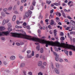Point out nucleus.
<instances>
[{
  "instance_id": "9b49d317",
  "label": "nucleus",
  "mask_w": 75,
  "mask_h": 75,
  "mask_svg": "<svg viewBox=\"0 0 75 75\" xmlns=\"http://www.w3.org/2000/svg\"><path fill=\"white\" fill-rule=\"evenodd\" d=\"M25 63H22L21 64L20 67L21 68H23V67H25Z\"/></svg>"
},
{
  "instance_id": "6ab92c4d",
  "label": "nucleus",
  "mask_w": 75,
  "mask_h": 75,
  "mask_svg": "<svg viewBox=\"0 0 75 75\" xmlns=\"http://www.w3.org/2000/svg\"><path fill=\"white\" fill-rule=\"evenodd\" d=\"M46 3L47 4H51V1H50L47 0L46 1Z\"/></svg>"
},
{
  "instance_id": "c9c22d12",
  "label": "nucleus",
  "mask_w": 75,
  "mask_h": 75,
  "mask_svg": "<svg viewBox=\"0 0 75 75\" xmlns=\"http://www.w3.org/2000/svg\"><path fill=\"white\" fill-rule=\"evenodd\" d=\"M70 34H75V32L74 31H72L70 32Z\"/></svg>"
},
{
  "instance_id": "72a5a7b5",
  "label": "nucleus",
  "mask_w": 75,
  "mask_h": 75,
  "mask_svg": "<svg viewBox=\"0 0 75 75\" xmlns=\"http://www.w3.org/2000/svg\"><path fill=\"white\" fill-rule=\"evenodd\" d=\"M64 11H66V12H68L69 11H70V10H67V9H64Z\"/></svg>"
},
{
  "instance_id": "774afa93",
  "label": "nucleus",
  "mask_w": 75,
  "mask_h": 75,
  "mask_svg": "<svg viewBox=\"0 0 75 75\" xmlns=\"http://www.w3.org/2000/svg\"><path fill=\"white\" fill-rule=\"evenodd\" d=\"M64 61L66 62H68V60L67 59H64Z\"/></svg>"
},
{
  "instance_id": "0e129e2a",
  "label": "nucleus",
  "mask_w": 75,
  "mask_h": 75,
  "mask_svg": "<svg viewBox=\"0 0 75 75\" xmlns=\"http://www.w3.org/2000/svg\"><path fill=\"white\" fill-rule=\"evenodd\" d=\"M68 21V20L67 19H66L65 20V23H67Z\"/></svg>"
},
{
  "instance_id": "680f3d73",
  "label": "nucleus",
  "mask_w": 75,
  "mask_h": 75,
  "mask_svg": "<svg viewBox=\"0 0 75 75\" xmlns=\"http://www.w3.org/2000/svg\"><path fill=\"white\" fill-rule=\"evenodd\" d=\"M69 28H70L69 27H68L66 29V30H68L69 29Z\"/></svg>"
},
{
  "instance_id": "5fc2aeb1",
  "label": "nucleus",
  "mask_w": 75,
  "mask_h": 75,
  "mask_svg": "<svg viewBox=\"0 0 75 75\" xmlns=\"http://www.w3.org/2000/svg\"><path fill=\"white\" fill-rule=\"evenodd\" d=\"M28 12L30 13V14H32V12L30 10L28 11Z\"/></svg>"
},
{
  "instance_id": "39448f33",
  "label": "nucleus",
  "mask_w": 75,
  "mask_h": 75,
  "mask_svg": "<svg viewBox=\"0 0 75 75\" xmlns=\"http://www.w3.org/2000/svg\"><path fill=\"white\" fill-rule=\"evenodd\" d=\"M16 59V56H12L10 57V59L11 60H12V61H13Z\"/></svg>"
},
{
  "instance_id": "2f4dec72",
  "label": "nucleus",
  "mask_w": 75,
  "mask_h": 75,
  "mask_svg": "<svg viewBox=\"0 0 75 75\" xmlns=\"http://www.w3.org/2000/svg\"><path fill=\"white\" fill-rule=\"evenodd\" d=\"M54 55L55 56H56V57H58V54H57L56 53V52H54Z\"/></svg>"
},
{
  "instance_id": "7c9ffc66",
  "label": "nucleus",
  "mask_w": 75,
  "mask_h": 75,
  "mask_svg": "<svg viewBox=\"0 0 75 75\" xmlns=\"http://www.w3.org/2000/svg\"><path fill=\"white\" fill-rule=\"evenodd\" d=\"M64 52L67 55H68V52L67 50L64 51Z\"/></svg>"
},
{
  "instance_id": "bb28decb",
  "label": "nucleus",
  "mask_w": 75,
  "mask_h": 75,
  "mask_svg": "<svg viewBox=\"0 0 75 75\" xmlns=\"http://www.w3.org/2000/svg\"><path fill=\"white\" fill-rule=\"evenodd\" d=\"M70 22L71 24H75V22L72 20H70Z\"/></svg>"
},
{
  "instance_id": "8fccbe9b",
  "label": "nucleus",
  "mask_w": 75,
  "mask_h": 75,
  "mask_svg": "<svg viewBox=\"0 0 75 75\" xmlns=\"http://www.w3.org/2000/svg\"><path fill=\"white\" fill-rule=\"evenodd\" d=\"M55 58V60L57 61H58V57H56Z\"/></svg>"
},
{
  "instance_id": "423d86ee",
  "label": "nucleus",
  "mask_w": 75,
  "mask_h": 75,
  "mask_svg": "<svg viewBox=\"0 0 75 75\" xmlns=\"http://www.w3.org/2000/svg\"><path fill=\"white\" fill-rule=\"evenodd\" d=\"M42 64V62L41 61H39L38 63V67L41 66Z\"/></svg>"
},
{
  "instance_id": "a18cd8bd",
  "label": "nucleus",
  "mask_w": 75,
  "mask_h": 75,
  "mask_svg": "<svg viewBox=\"0 0 75 75\" xmlns=\"http://www.w3.org/2000/svg\"><path fill=\"white\" fill-rule=\"evenodd\" d=\"M43 65L44 66H46L47 65V63L46 62H44L43 63Z\"/></svg>"
},
{
  "instance_id": "052dcab7",
  "label": "nucleus",
  "mask_w": 75,
  "mask_h": 75,
  "mask_svg": "<svg viewBox=\"0 0 75 75\" xmlns=\"http://www.w3.org/2000/svg\"><path fill=\"white\" fill-rule=\"evenodd\" d=\"M67 18L69 19H72V18L71 17H70V16H67Z\"/></svg>"
},
{
  "instance_id": "4be33fe9",
  "label": "nucleus",
  "mask_w": 75,
  "mask_h": 75,
  "mask_svg": "<svg viewBox=\"0 0 75 75\" xmlns=\"http://www.w3.org/2000/svg\"><path fill=\"white\" fill-rule=\"evenodd\" d=\"M30 9L31 10H33L34 9V7H33V5H31L30 6Z\"/></svg>"
},
{
  "instance_id": "bf43d9fd",
  "label": "nucleus",
  "mask_w": 75,
  "mask_h": 75,
  "mask_svg": "<svg viewBox=\"0 0 75 75\" xmlns=\"http://www.w3.org/2000/svg\"><path fill=\"white\" fill-rule=\"evenodd\" d=\"M38 33H39V34H41V31L40 30H38Z\"/></svg>"
},
{
  "instance_id": "f704fd0d",
  "label": "nucleus",
  "mask_w": 75,
  "mask_h": 75,
  "mask_svg": "<svg viewBox=\"0 0 75 75\" xmlns=\"http://www.w3.org/2000/svg\"><path fill=\"white\" fill-rule=\"evenodd\" d=\"M44 52V50H43V48H41L40 49V52L41 53H43Z\"/></svg>"
},
{
  "instance_id": "a19ab883",
  "label": "nucleus",
  "mask_w": 75,
  "mask_h": 75,
  "mask_svg": "<svg viewBox=\"0 0 75 75\" xmlns=\"http://www.w3.org/2000/svg\"><path fill=\"white\" fill-rule=\"evenodd\" d=\"M8 27H11V24L10 23L8 24Z\"/></svg>"
},
{
  "instance_id": "5701e85b",
  "label": "nucleus",
  "mask_w": 75,
  "mask_h": 75,
  "mask_svg": "<svg viewBox=\"0 0 75 75\" xmlns=\"http://www.w3.org/2000/svg\"><path fill=\"white\" fill-rule=\"evenodd\" d=\"M6 20H4L2 22L3 25H4V24H6Z\"/></svg>"
},
{
  "instance_id": "f8f14e48",
  "label": "nucleus",
  "mask_w": 75,
  "mask_h": 75,
  "mask_svg": "<svg viewBox=\"0 0 75 75\" xmlns=\"http://www.w3.org/2000/svg\"><path fill=\"white\" fill-rule=\"evenodd\" d=\"M16 23L17 24H18V25L19 24H22L23 23V21H21L20 22V21H16Z\"/></svg>"
},
{
  "instance_id": "4d7b16f0",
  "label": "nucleus",
  "mask_w": 75,
  "mask_h": 75,
  "mask_svg": "<svg viewBox=\"0 0 75 75\" xmlns=\"http://www.w3.org/2000/svg\"><path fill=\"white\" fill-rule=\"evenodd\" d=\"M23 73L24 74V75H27L26 72L25 71H24Z\"/></svg>"
},
{
  "instance_id": "13d9d810",
  "label": "nucleus",
  "mask_w": 75,
  "mask_h": 75,
  "mask_svg": "<svg viewBox=\"0 0 75 75\" xmlns=\"http://www.w3.org/2000/svg\"><path fill=\"white\" fill-rule=\"evenodd\" d=\"M27 28L28 29V30H30V27L29 26H27Z\"/></svg>"
},
{
  "instance_id": "69168bd1",
  "label": "nucleus",
  "mask_w": 75,
  "mask_h": 75,
  "mask_svg": "<svg viewBox=\"0 0 75 75\" xmlns=\"http://www.w3.org/2000/svg\"><path fill=\"white\" fill-rule=\"evenodd\" d=\"M62 5L63 6H67V5L65 3H63L62 4Z\"/></svg>"
},
{
  "instance_id": "b1692460",
  "label": "nucleus",
  "mask_w": 75,
  "mask_h": 75,
  "mask_svg": "<svg viewBox=\"0 0 75 75\" xmlns=\"http://www.w3.org/2000/svg\"><path fill=\"white\" fill-rule=\"evenodd\" d=\"M3 11L4 12H6L8 11V9L7 8H5L3 9Z\"/></svg>"
},
{
  "instance_id": "ddd939ff",
  "label": "nucleus",
  "mask_w": 75,
  "mask_h": 75,
  "mask_svg": "<svg viewBox=\"0 0 75 75\" xmlns=\"http://www.w3.org/2000/svg\"><path fill=\"white\" fill-rule=\"evenodd\" d=\"M1 14L2 17H5L6 16V14L4 12H1Z\"/></svg>"
},
{
  "instance_id": "c03bdc74",
  "label": "nucleus",
  "mask_w": 75,
  "mask_h": 75,
  "mask_svg": "<svg viewBox=\"0 0 75 75\" xmlns=\"http://www.w3.org/2000/svg\"><path fill=\"white\" fill-rule=\"evenodd\" d=\"M53 12H54V9H52L50 11V14H52Z\"/></svg>"
},
{
  "instance_id": "20e7f679",
  "label": "nucleus",
  "mask_w": 75,
  "mask_h": 75,
  "mask_svg": "<svg viewBox=\"0 0 75 75\" xmlns=\"http://www.w3.org/2000/svg\"><path fill=\"white\" fill-rule=\"evenodd\" d=\"M40 58L41 59H42L43 60H45V59H46V58L45 57V56L43 55H41L40 56Z\"/></svg>"
},
{
  "instance_id": "473e14b6",
  "label": "nucleus",
  "mask_w": 75,
  "mask_h": 75,
  "mask_svg": "<svg viewBox=\"0 0 75 75\" xmlns=\"http://www.w3.org/2000/svg\"><path fill=\"white\" fill-rule=\"evenodd\" d=\"M28 75H33V73L31 71L28 72Z\"/></svg>"
},
{
  "instance_id": "cd10ccee",
  "label": "nucleus",
  "mask_w": 75,
  "mask_h": 75,
  "mask_svg": "<svg viewBox=\"0 0 75 75\" xmlns=\"http://www.w3.org/2000/svg\"><path fill=\"white\" fill-rule=\"evenodd\" d=\"M64 40H65V38H64V37H61L60 38V40H62V41Z\"/></svg>"
},
{
  "instance_id": "a211bd4d",
  "label": "nucleus",
  "mask_w": 75,
  "mask_h": 75,
  "mask_svg": "<svg viewBox=\"0 0 75 75\" xmlns=\"http://www.w3.org/2000/svg\"><path fill=\"white\" fill-rule=\"evenodd\" d=\"M56 67L57 68H58L59 67V64L58 63H56Z\"/></svg>"
},
{
  "instance_id": "49530a36",
  "label": "nucleus",
  "mask_w": 75,
  "mask_h": 75,
  "mask_svg": "<svg viewBox=\"0 0 75 75\" xmlns=\"http://www.w3.org/2000/svg\"><path fill=\"white\" fill-rule=\"evenodd\" d=\"M23 25L24 26H26V25H27V23L25 22L23 24Z\"/></svg>"
},
{
  "instance_id": "37998d69",
  "label": "nucleus",
  "mask_w": 75,
  "mask_h": 75,
  "mask_svg": "<svg viewBox=\"0 0 75 75\" xmlns=\"http://www.w3.org/2000/svg\"><path fill=\"white\" fill-rule=\"evenodd\" d=\"M71 29L72 30H75V26H72L71 27Z\"/></svg>"
},
{
  "instance_id": "de8ad7c7",
  "label": "nucleus",
  "mask_w": 75,
  "mask_h": 75,
  "mask_svg": "<svg viewBox=\"0 0 75 75\" xmlns=\"http://www.w3.org/2000/svg\"><path fill=\"white\" fill-rule=\"evenodd\" d=\"M57 14H58V15H59V16H61V13L59 12H58L57 13Z\"/></svg>"
},
{
  "instance_id": "a878e982",
  "label": "nucleus",
  "mask_w": 75,
  "mask_h": 75,
  "mask_svg": "<svg viewBox=\"0 0 75 75\" xmlns=\"http://www.w3.org/2000/svg\"><path fill=\"white\" fill-rule=\"evenodd\" d=\"M36 48L38 51H39L40 50V45H38V46H37V47H36Z\"/></svg>"
},
{
  "instance_id": "6e6552de",
  "label": "nucleus",
  "mask_w": 75,
  "mask_h": 75,
  "mask_svg": "<svg viewBox=\"0 0 75 75\" xmlns=\"http://www.w3.org/2000/svg\"><path fill=\"white\" fill-rule=\"evenodd\" d=\"M55 71L56 74H59V70L58 69H54Z\"/></svg>"
},
{
  "instance_id": "e2e57ef3",
  "label": "nucleus",
  "mask_w": 75,
  "mask_h": 75,
  "mask_svg": "<svg viewBox=\"0 0 75 75\" xmlns=\"http://www.w3.org/2000/svg\"><path fill=\"white\" fill-rule=\"evenodd\" d=\"M16 45H18V46H20V43H16Z\"/></svg>"
},
{
  "instance_id": "4c0bfd02",
  "label": "nucleus",
  "mask_w": 75,
  "mask_h": 75,
  "mask_svg": "<svg viewBox=\"0 0 75 75\" xmlns=\"http://www.w3.org/2000/svg\"><path fill=\"white\" fill-rule=\"evenodd\" d=\"M35 4H36V2H35V1H33V5L35 6Z\"/></svg>"
},
{
  "instance_id": "f257e3e1",
  "label": "nucleus",
  "mask_w": 75,
  "mask_h": 75,
  "mask_svg": "<svg viewBox=\"0 0 75 75\" xmlns=\"http://www.w3.org/2000/svg\"><path fill=\"white\" fill-rule=\"evenodd\" d=\"M14 37H18V38H25L29 40H32L36 42H39L43 44H46V47H48L49 44L52 45V46H55L56 47H64L65 45L64 43H61V44L59 43L58 42H54L52 41H48L42 39L45 38V37L43 36L41 39L33 38L30 36L27 35L26 34L23 35L18 33H14Z\"/></svg>"
},
{
  "instance_id": "3c124183",
  "label": "nucleus",
  "mask_w": 75,
  "mask_h": 75,
  "mask_svg": "<svg viewBox=\"0 0 75 75\" xmlns=\"http://www.w3.org/2000/svg\"><path fill=\"white\" fill-rule=\"evenodd\" d=\"M9 21H10V20H9V19H6V23H7L8 22H9Z\"/></svg>"
},
{
  "instance_id": "4468645a",
  "label": "nucleus",
  "mask_w": 75,
  "mask_h": 75,
  "mask_svg": "<svg viewBox=\"0 0 75 75\" xmlns=\"http://www.w3.org/2000/svg\"><path fill=\"white\" fill-rule=\"evenodd\" d=\"M25 16L26 17H30V14H29V13H28V12H27L25 14Z\"/></svg>"
},
{
  "instance_id": "2eb2a0df",
  "label": "nucleus",
  "mask_w": 75,
  "mask_h": 75,
  "mask_svg": "<svg viewBox=\"0 0 75 75\" xmlns=\"http://www.w3.org/2000/svg\"><path fill=\"white\" fill-rule=\"evenodd\" d=\"M54 24V21L53 20H51V22L50 23V25H53Z\"/></svg>"
},
{
  "instance_id": "f03ea898",
  "label": "nucleus",
  "mask_w": 75,
  "mask_h": 75,
  "mask_svg": "<svg viewBox=\"0 0 75 75\" xmlns=\"http://www.w3.org/2000/svg\"><path fill=\"white\" fill-rule=\"evenodd\" d=\"M8 30L9 31H7L6 32H1L0 31V36H4L5 35H7L9 34L10 33V31H11L13 30L12 28H8Z\"/></svg>"
},
{
  "instance_id": "0eeeda50",
  "label": "nucleus",
  "mask_w": 75,
  "mask_h": 75,
  "mask_svg": "<svg viewBox=\"0 0 75 75\" xmlns=\"http://www.w3.org/2000/svg\"><path fill=\"white\" fill-rule=\"evenodd\" d=\"M61 12L62 14V15L64 17V18H66V16L65 15V13H64V11H63V10H61Z\"/></svg>"
},
{
  "instance_id": "864d4df0",
  "label": "nucleus",
  "mask_w": 75,
  "mask_h": 75,
  "mask_svg": "<svg viewBox=\"0 0 75 75\" xmlns=\"http://www.w3.org/2000/svg\"><path fill=\"white\" fill-rule=\"evenodd\" d=\"M64 35V33L61 32L60 33V35H61V36H63V35Z\"/></svg>"
},
{
  "instance_id": "6e6d98bb",
  "label": "nucleus",
  "mask_w": 75,
  "mask_h": 75,
  "mask_svg": "<svg viewBox=\"0 0 75 75\" xmlns=\"http://www.w3.org/2000/svg\"><path fill=\"white\" fill-rule=\"evenodd\" d=\"M3 63L4 64V65H7V62H3Z\"/></svg>"
},
{
  "instance_id": "09e8293b",
  "label": "nucleus",
  "mask_w": 75,
  "mask_h": 75,
  "mask_svg": "<svg viewBox=\"0 0 75 75\" xmlns=\"http://www.w3.org/2000/svg\"><path fill=\"white\" fill-rule=\"evenodd\" d=\"M31 51L30 50H28L27 51V54H30L31 52Z\"/></svg>"
},
{
  "instance_id": "79ce46f5",
  "label": "nucleus",
  "mask_w": 75,
  "mask_h": 75,
  "mask_svg": "<svg viewBox=\"0 0 75 75\" xmlns=\"http://www.w3.org/2000/svg\"><path fill=\"white\" fill-rule=\"evenodd\" d=\"M69 54L70 56H71V55H72V52L70 51L69 52Z\"/></svg>"
},
{
  "instance_id": "412c9836",
  "label": "nucleus",
  "mask_w": 75,
  "mask_h": 75,
  "mask_svg": "<svg viewBox=\"0 0 75 75\" xmlns=\"http://www.w3.org/2000/svg\"><path fill=\"white\" fill-rule=\"evenodd\" d=\"M13 8V7L10 6L9 8H8V11H11V10H12V8Z\"/></svg>"
},
{
  "instance_id": "aec40b11",
  "label": "nucleus",
  "mask_w": 75,
  "mask_h": 75,
  "mask_svg": "<svg viewBox=\"0 0 75 75\" xmlns=\"http://www.w3.org/2000/svg\"><path fill=\"white\" fill-rule=\"evenodd\" d=\"M31 55H30V54H27V57L28 58H31Z\"/></svg>"
},
{
  "instance_id": "c756f323",
  "label": "nucleus",
  "mask_w": 75,
  "mask_h": 75,
  "mask_svg": "<svg viewBox=\"0 0 75 75\" xmlns=\"http://www.w3.org/2000/svg\"><path fill=\"white\" fill-rule=\"evenodd\" d=\"M59 61L60 62H63V60L61 58H60L59 59Z\"/></svg>"
},
{
  "instance_id": "e433bc0d",
  "label": "nucleus",
  "mask_w": 75,
  "mask_h": 75,
  "mask_svg": "<svg viewBox=\"0 0 75 75\" xmlns=\"http://www.w3.org/2000/svg\"><path fill=\"white\" fill-rule=\"evenodd\" d=\"M39 56H40V54H38L36 55L35 57L36 58H38Z\"/></svg>"
},
{
  "instance_id": "1a4fd4ad",
  "label": "nucleus",
  "mask_w": 75,
  "mask_h": 75,
  "mask_svg": "<svg viewBox=\"0 0 75 75\" xmlns=\"http://www.w3.org/2000/svg\"><path fill=\"white\" fill-rule=\"evenodd\" d=\"M53 32L54 36H56L57 35V33H57V30L56 29H54L53 30Z\"/></svg>"
},
{
  "instance_id": "393cba45",
  "label": "nucleus",
  "mask_w": 75,
  "mask_h": 75,
  "mask_svg": "<svg viewBox=\"0 0 75 75\" xmlns=\"http://www.w3.org/2000/svg\"><path fill=\"white\" fill-rule=\"evenodd\" d=\"M54 5H55V6H59L60 5V4L59 3H55L54 4Z\"/></svg>"
},
{
  "instance_id": "603ef678",
  "label": "nucleus",
  "mask_w": 75,
  "mask_h": 75,
  "mask_svg": "<svg viewBox=\"0 0 75 75\" xmlns=\"http://www.w3.org/2000/svg\"><path fill=\"white\" fill-rule=\"evenodd\" d=\"M24 42H20V44L21 45H24Z\"/></svg>"
},
{
  "instance_id": "c85d7f7f",
  "label": "nucleus",
  "mask_w": 75,
  "mask_h": 75,
  "mask_svg": "<svg viewBox=\"0 0 75 75\" xmlns=\"http://www.w3.org/2000/svg\"><path fill=\"white\" fill-rule=\"evenodd\" d=\"M31 55V56H34V51H32V53Z\"/></svg>"
},
{
  "instance_id": "dca6fc26",
  "label": "nucleus",
  "mask_w": 75,
  "mask_h": 75,
  "mask_svg": "<svg viewBox=\"0 0 75 75\" xmlns=\"http://www.w3.org/2000/svg\"><path fill=\"white\" fill-rule=\"evenodd\" d=\"M16 15H14L12 18V21H14L16 20Z\"/></svg>"
},
{
  "instance_id": "ea45409f",
  "label": "nucleus",
  "mask_w": 75,
  "mask_h": 75,
  "mask_svg": "<svg viewBox=\"0 0 75 75\" xmlns=\"http://www.w3.org/2000/svg\"><path fill=\"white\" fill-rule=\"evenodd\" d=\"M19 58H20V59H23V58H24V57H23L22 56L20 55L19 57Z\"/></svg>"
},
{
  "instance_id": "58836bf2",
  "label": "nucleus",
  "mask_w": 75,
  "mask_h": 75,
  "mask_svg": "<svg viewBox=\"0 0 75 75\" xmlns=\"http://www.w3.org/2000/svg\"><path fill=\"white\" fill-rule=\"evenodd\" d=\"M23 6H21L20 8V11H23Z\"/></svg>"
},
{
  "instance_id": "9d476101",
  "label": "nucleus",
  "mask_w": 75,
  "mask_h": 75,
  "mask_svg": "<svg viewBox=\"0 0 75 75\" xmlns=\"http://www.w3.org/2000/svg\"><path fill=\"white\" fill-rule=\"evenodd\" d=\"M5 30V28L4 26L0 27V31H3Z\"/></svg>"
},
{
  "instance_id": "338daca9",
  "label": "nucleus",
  "mask_w": 75,
  "mask_h": 75,
  "mask_svg": "<svg viewBox=\"0 0 75 75\" xmlns=\"http://www.w3.org/2000/svg\"><path fill=\"white\" fill-rule=\"evenodd\" d=\"M71 3H72V1H69L68 3V5H70V4H71Z\"/></svg>"
},
{
  "instance_id": "7ed1b4c3",
  "label": "nucleus",
  "mask_w": 75,
  "mask_h": 75,
  "mask_svg": "<svg viewBox=\"0 0 75 75\" xmlns=\"http://www.w3.org/2000/svg\"><path fill=\"white\" fill-rule=\"evenodd\" d=\"M66 46L68 48L71 49V50H73V51H75V46L73 45H69L68 44H67Z\"/></svg>"
},
{
  "instance_id": "f3484780",
  "label": "nucleus",
  "mask_w": 75,
  "mask_h": 75,
  "mask_svg": "<svg viewBox=\"0 0 75 75\" xmlns=\"http://www.w3.org/2000/svg\"><path fill=\"white\" fill-rule=\"evenodd\" d=\"M15 27L16 28H18V29H19V28H22V26H18V25H16L15 26Z\"/></svg>"
}]
</instances>
